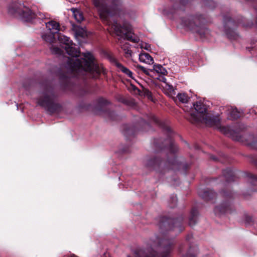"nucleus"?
I'll use <instances>...</instances> for the list:
<instances>
[{
	"instance_id": "obj_1",
	"label": "nucleus",
	"mask_w": 257,
	"mask_h": 257,
	"mask_svg": "<svg viewBox=\"0 0 257 257\" xmlns=\"http://www.w3.org/2000/svg\"><path fill=\"white\" fill-rule=\"evenodd\" d=\"M91 1L103 22L111 26L116 35L134 43H138L139 41V38L129 33L126 27L121 26L114 20L113 22L111 20V19L115 16L120 17L129 15L122 7L121 0H91Z\"/></svg>"
},
{
	"instance_id": "obj_2",
	"label": "nucleus",
	"mask_w": 257,
	"mask_h": 257,
	"mask_svg": "<svg viewBox=\"0 0 257 257\" xmlns=\"http://www.w3.org/2000/svg\"><path fill=\"white\" fill-rule=\"evenodd\" d=\"M58 39L66 53L71 57L67 58L65 65L69 72L80 75H85L87 72H94L97 71V66L94 63V57L90 53H84V58H77L80 51L69 37L58 33Z\"/></svg>"
},
{
	"instance_id": "obj_3",
	"label": "nucleus",
	"mask_w": 257,
	"mask_h": 257,
	"mask_svg": "<svg viewBox=\"0 0 257 257\" xmlns=\"http://www.w3.org/2000/svg\"><path fill=\"white\" fill-rule=\"evenodd\" d=\"M193 106L196 112L190 113L188 119L191 123L194 124L204 123L207 126L218 128L220 132L223 134L227 133V128L224 126H221L219 118L207 113L206 107L203 103L201 101H196L193 103Z\"/></svg>"
},
{
	"instance_id": "obj_4",
	"label": "nucleus",
	"mask_w": 257,
	"mask_h": 257,
	"mask_svg": "<svg viewBox=\"0 0 257 257\" xmlns=\"http://www.w3.org/2000/svg\"><path fill=\"white\" fill-rule=\"evenodd\" d=\"M165 142L169 143V145L165 147L169 152L167 160L164 162L161 159L155 158L148 160L147 164L148 167H163L164 169H172L174 170H178L181 168L182 164L180 161L177 160V158L175 155V153L178 149L176 145L172 140H167Z\"/></svg>"
},
{
	"instance_id": "obj_5",
	"label": "nucleus",
	"mask_w": 257,
	"mask_h": 257,
	"mask_svg": "<svg viewBox=\"0 0 257 257\" xmlns=\"http://www.w3.org/2000/svg\"><path fill=\"white\" fill-rule=\"evenodd\" d=\"M35 8V6H33L30 9L21 4L15 3L9 7L8 12L11 15L19 16L22 20L26 22H30L36 18L39 19L46 18L44 13L39 11H36Z\"/></svg>"
},
{
	"instance_id": "obj_6",
	"label": "nucleus",
	"mask_w": 257,
	"mask_h": 257,
	"mask_svg": "<svg viewBox=\"0 0 257 257\" xmlns=\"http://www.w3.org/2000/svg\"><path fill=\"white\" fill-rule=\"evenodd\" d=\"M38 104L51 113L59 111L61 105L56 102V95L51 87H47L40 94Z\"/></svg>"
},
{
	"instance_id": "obj_7",
	"label": "nucleus",
	"mask_w": 257,
	"mask_h": 257,
	"mask_svg": "<svg viewBox=\"0 0 257 257\" xmlns=\"http://www.w3.org/2000/svg\"><path fill=\"white\" fill-rule=\"evenodd\" d=\"M204 20L202 16H188L181 19V25L194 33L198 34L201 37L204 36L206 30L203 26Z\"/></svg>"
},
{
	"instance_id": "obj_8",
	"label": "nucleus",
	"mask_w": 257,
	"mask_h": 257,
	"mask_svg": "<svg viewBox=\"0 0 257 257\" xmlns=\"http://www.w3.org/2000/svg\"><path fill=\"white\" fill-rule=\"evenodd\" d=\"M220 195L224 201L219 206L215 207L214 210L215 213L216 214L230 213L233 210V206L231 203L233 193L231 192L221 191Z\"/></svg>"
},
{
	"instance_id": "obj_9",
	"label": "nucleus",
	"mask_w": 257,
	"mask_h": 257,
	"mask_svg": "<svg viewBox=\"0 0 257 257\" xmlns=\"http://www.w3.org/2000/svg\"><path fill=\"white\" fill-rule=\"evenodd\" d=\"M184 218L181 216L175 219H169L167 220H166L165 217H163L161 222H160V227L162 228L163 226H166L168 224L169 227L171 229H178L179 232H181L183 230V226L182 225V222Z\"/></svg>"
},
{
	"instance_id": "obj_10",
	"label": "nucleus",
	"mask_w": 257,
	"mask_h": 257,
	"mask_svg": "<svg viewBox=\"0 0 257 257\" xmlns=\"http://www.w3.org/2000/svg\"><path fill=\"white\" fill-rule=\"evenodd\" d=\"M189 0H180V5L178 6L177 5H174L173 6V10L171 12L173 14H178L180 12L184 11V6L188 3ZM204 1V5L206 6L213 9L215 7V3L212 0H203Z\"/></svg>"
},
{
	"instance_id": "obj_11",
	"label": "nucleus",
	"mask_w": 257,
	"mask_h": 257,
	"mask_svg": "<svg viewBox=\"0 0 257 257\" xmlns=\"http://www.w3.org/2000/svg\"><path fill=\"white\" fill-rule=\"evenodd\" d=\"M224 27L225 33L227 37L231 39H235L236 37V34H234L233 32L231 31L230 29H227V26L228 25L230 26L234 25V21H233L231 18H224Z\"/></svg>"
},
{
	"instance_id": "obj_12",
	"label": "nucleus",
	"mask_w": 257,
	"mask_h": 257,
	"mask_svg": "<svg viewBox=\"0 0 257 257\" xmlns=\"http://www.w3.org/2000/svg\"><path fill=\"white\" fill-rule=\"evenodd\" d=\"M150 121L152 122L157 124L161 127H162L169 135H171L172 131L171 128L168 125H167L164 122L161 121L154 115L151 116Z\"/></svg>"
},
{
	"instance_id": "obj_13",
	"label": "nucleus",
	"mask_w": 257,
	"mask_h": 257,
	"mask_svg": "<svg viewBox=\"0 0 257 257\" xmlns=\"http://www.w3.org/2000/svg\"><path fill=\"white\" fill-rule=\"evenodd\" d=\"M198 193L200 196L206 200H211L216 195L215 192L213 190L209 189L201 190Z\"/></svg>"
},
{
	"instance_id": "obj_14",
	"label": "nucleus",
	"mask_w": 257,
	"mask_h": 257,
	"mask_svg": "<svg viewBox=\"0 0 257 257\" xmlns=\"http://www.w3.org/2000/svg\"><path fill=\"white\" fill-rule=\"evenodd\" d=\"M46 26L48 30L53 34L58 33L59 31V24L55 21H50L46 23Z\"/></svg>"
},
{
	"instance_id": "obj_15",
	"label": "nucleus",
	"mask_w": 257,
	"mask_h": 257,
	"mask_svg": "<svg viewBox=\"0 0 257 257\" xmlns=\"http://www.w3.org/2000/svg\"><path fill=\"white\" fill-rule=\"evenodd\" d=\"M223 176L227 182H230L235 180V173L230 168H227L223 171Z\"/></svg>"
},
{
	"instance_id": "obj_16",
	"label": "nucleus",
	"mask_w": 257,
	"mask_h": 257,
	"mask_svg": "<svg viewBox=\"0 0 257 257\" xmlns=\"http://www.w3.org/2000/svg\"><path fill=\"white\" fill-rule=\"evenodd\" d=\"M139 60L141 62L148 64H152L154 63L153 58L146 53H141L139 55Z\"/></svg>"
},
{
	"instance_id": "obj_17",
	"label": "nucleus",
	"mask_w": 257,
	"mask_h": 257,
	"mask_svg": "<svg viewBox=\"0 0 257 257\" xmlns=\"http://www.w3.org/2000/svg\"><path fill=\"white\" fill-rule=\"evenodd\" d=\"M115 65L120 71L124 73L129 77L133 78V73L130 70H129L126 67L122 65L121 63L118 62L116 61H115Z\"/></svg>"
},
{
	"instance_id": "obj_18",
	"label": "nucleus",
	"mask_w": 257,
	"mask_h": 257,
	"mask_svg": "<svg viewBox=\"0 0 257 257\" xmlns=\"http://www.w3.org/2000/svg\"><path fill=\"white\" fill-rule=\"evenodd\" d=\"M198 212L197 209L193 208L191 211L190 216L189 218V225L190 226L194 225L197 220Z\"/></svg>"
},
{
	"instance_id": "obj_19",
	"label": "nucleus",
	"mask_w": 257,
	"mask_h": 257,
	"mask_svg": "<svg viewBox=\"0 0 257 257\" xmlns=\"http://www.w3.org/2000/svg\"><path fill=\"white\" fill-rule=\"evenodd\" d=\"M151 72H156L158 74L163 75H166L168 73L167 70L160 64H155L153 66V69H151Z\"/></svg>"
},
{
	"instance_id": "obj_20",
	"label": "nucleus",
	"mask_w": 257,
	"mask_h": 257,
	"mask_svg": "<svg viewBox=\"0 0 257 257\" xmlns=\"http://www.w3.org/2000/svg\"><path fill=\"white\" fill-rule=\"evenodd\" d=\"M71 10L73 13V16L75 19L78 22L81 23L84 20L83 14L79 10L74 8H72Z\"/></svg>"
},
{
	"instance_id": "obj_21",
	"label": "nucleus",
	"mask_w": 257,
	"mask_h": 257,
	"mask_svg": "<svg viewBox=\"0 0 257 257\" xmlns=\"http://www.w3.org/2000/svg\"><path fill=\"white\" fill-rule=\"evenodd\" d=\"M230 118L233 119H236L240 117L242 113L241 112L238 111L236 108L231 107L230 111Z\"/></svg>"
},
{
	"instance_id": "obj_22",
	"label": "nucleus",
	"mask_w": 257,
	"mask_h": 257,
	"mask_svg": "<svg viewBox=\"0 0 257 257\" xmlns=\"http://www.w3.org/2000/svg\"><path fill=\"white\" fill-rule=\"evenodd\" d=\"M121 49L124 51L125 57H130L132 56V51L130 49V45L127 42H125L120 45Z\"/></svg>"
},
{
	"instance_id": "obj_23",
	"label": "nucleus",
	"mask_w": 257,
	"mask_h": 257,
	"mask_svg": "<svg viewBox=\"0 0 257 257\" xmlns=\"http://www.w3.org/2000/svg\"><path fill=\"white\" fill-rule=\"evenodd\" d=\"M54 35L55 34H53L52 32L49 31V33H48L43 34L42 35V38L44 41L51 43L53 42L55 39Z\"/></svg>"
},
{
	"instance_id": "obj_24",
	"label": "nucleus",
	"mask_w": 257,
	"mask_h": 257,
	"mask_svg": "<svg viewBox=\"0 0 257 257\" xmlns=\"http://www.w3.org/2000/svg\"><path fill=\"white\" fill-rule=\"evenodd\" d=\"M177 97L179 101L184 103H187L189 99L188 96L185 93H178L177 95Z\"/></svg>"
},
{
	"instance_id": "obj_25",
	"label": "nucleus",
	"mask_w": 257,
	"mask_h": 257,
	"mask_svg": "<svg viewBox=\"0 0 257 257\" xmlns=\"http://www.w3.org/2000/svg\"><path fill=\"white\" fill-rule=\"evenodd\" d=\"M247 176L250 184L257 185V176L250 173L248 174Z\"/></svg>"
},
{
	"instance_id": "obj_26",
	"label": "nucleus",
	"mask_w": 257,
	"mask_h": 257,
	"mask_svg": "<svg viewBox=\"0 0 257 257\" xmlns=\"http://www.w3.org/2000/svg\"><path fill=\"white\" fill-rule=\"evenodd\" d=\"M75 33L77 36L81 37H84L86 35L85 31L83 29L80 28H77L76 30Z\"/></svg>"
},
{
	"instance_id": "obj_27",
	"label": "nucleus",
	"mask_w": 257,
	"mask_h": 257,
	"mask_svg": "<svg viewBox=\"0 0 257 257\" xmlns=\"http://www.w3.org/2000/svg\"><path fill=\"white\" fill-rule=\"evenodd\" d=\"M51 51L53 54L60 55L62 53V50L58 47L52 46L50 48Z\"/></svg>"
},
{
	"instance_id": "obj_28",
	"label": "nucleus",
	"mask_w": 257,
	"mask_h": 257,
	"mask_svg": "<svg viewBox=\"0 0 257 257\" xmlns=\"http://www.w3.org/2000/svg\"><path fill=\"white\" fill-rule=\"evenodd\" d=\"M144 95L148 97V98L150 99H152L153 98V95L152 93L148 89H144Z\"/></svg>"
},
{
	"instance_id": "obj_29",
	"label": "nucleus",
	"mask_w": 257,
	"mask_h": 257,
	"mask_svg": "<svg viewBox=\"0 0 257 257\" xmlns=\"http://www.w3.org/2000/svg\"><path fill=\"white\" fill-rule=\"evenodd\" d=\"M171 199L172 200V203L173 204L171 205V207H173L175 206V205H176V202L177 201L176 196L175 195H172L171 196Z\"/></svg>"
},
{
	"instance_id": "obj_30",
	"label": "nucleus",
	"mask_w": 257,
	"mask_h": 257,
	"mask_svg": "<svg viewBox=\"0 0 257 257\" xmlns=\"http://www.w3.org/2000/svg\"><path fill=\"white\" fill-rule=\"evenodd\" d=\"M245 223L247 224H250L251 222L252 221V218L250 216H246L245 217Z\"/></svg>"
},
{
	"instance_id": "obj_31",
	"label": "nucleus",
	"mask_w": 257,
	"mask_h": 257,
	"mask_svg": "<svg viewBox=\"0 0 257 257\" xmlns=\"http://www.w3.org/2000/svg\"><path fill=\"white\" fill-rule=\"evenodd\" d=\"M141 48L148 50L150 48V45L147 43L143 44L141 46Z\"/></svg>"
},
{
	"instance_id": "obj_32",
	"label": "nucleus",
	"mask_w": 257,
	"mask_h": 257,
	"mask_svg": "<svg viewBox=\"0 0 257 257\" xmlns=\"http://www.w3.org/2000/svg\"><path fill=\"white\" fill-rule=\"evenodd\" d=\"M138 67L143 71L144 72L145 74H149V72L144 67V66H139Z\"/></svg>"
},
{
	"instance_id": "obj_33",
	"label": "nucleus",
	"mask_w": 257,
	"mask_h": 257,
	"mask_svg": "<svg viewBox=\"0 0 257 257\" xmlns=\"http://www.w3.org/2000/svg\"><path fill=\"white\" fill-rule=\"evenodd\" d=\"M166 87L167 88V89L170 91L171 92L173 91V87L172 85H170L168 83H166Z\"/></svg>"
},
{
	"instance_id": "obj_34",
	"label": "nucleus",
	"mask_w": 257,
	"mask_h": 257,
	"mask_svg": "<svg viewBox=\"0 0 257 257\" xmlns=\"http://www.w3.org/2000/svg\"><path fill=\"white\" fill-rule=\"evenodd\" d=\"M159 80H160L161 81H162V82H163L165 83V84H166V83H167V82H166L167 79H166V78L165 77H164V76H160V78H159Z\"/></svg>"
},
{
	"instance_id": "obj_35",
	"label": "nucleus",
	"mask_w": 257,
	"mask_h": 257,
	"mask_svg": "<svg viewBox=\"0 0 257 257\" xmlns=\"http://www.w3.org/2000/svg\"><path fill=\"white\" fill-rule=\"evenodd\" d=\"M193 237V236L192 234H188L187 236H186V240L188 241H190V240Z\"/></svg>"
},
{
	"instance_id": "obj_36",
	"label": "nucleus",
	"mask_w": 257,
	"mask_h": 257,
	"mask_svg": "<svg viewBox=\"0 0 257 257\" xmlns=\"http://www.w3.org/2000/svg\"><path fill=\"white\" fill-rule=\"evenodd\" d=\"M238 25L239 24H242V25L244 27H249V26H251L253 25L252 23H251V24L250 25H245L244 24L242 23L241 22H238Z\"/></svg>"
},
{
	"instance_id": "obj_37",
	"label": "nucleus",
	"mask_w": 257,
	"mask_h": 257,
	"mask_svg": "<svg viewBox=\"0 0 257 257\" xmlns=\"http://www.w3.org/2000/svg\"><path fill=\"white\" fill-rule=\"evenodd\" d=\"M130 132L131 131L130 130L126 131L125 132V135H128L130 133Z\"/></svg>"
},
{
	"instance_id": "obj_38",
	"label": "nucleus",
	"mask_w": 257,
	"mask_h": 257,
	"mask_svg": "<svg viewBox=\"0 0 257 257\" xmlns=\"http://www.w3.org/2000/svg\"><path fill=\"white\" fill-rule=\"evenodd\" d=\"M188 254H187L186 255L183 256V257H195L193 255H190L189 256H188Z\"/></svg>"
},
{
	"instance_id": "obj_39",
	"label": "nucleus",
	"mask_w": 257,
	"mask_h": 257,
	"mask_svg": "<svg viewBox=\"0 0 257 257\" xmlns=\"http://www.w3.org/2000/svg\"><path fill=\"white\" fill-rule=\"evenodd\" d=\"M211 159H212L213 160H214V161L217 160V158H216V157H211Z\"/></svg>"
},
{
	"instance_id": "obj_40",
	"label": "nucleus",
	"mask_w": 257,
	"mask_h": 257,
	"mask_svg": "<svg viewBox=\"0 0 257 257\" xmlns=\"http://www.w3.org/2000/svg\"><path fill=\"white\" fill-rule=\"evenodd\" d=\"M253 143H249V142L247 143V145H248L249 146L253 145Z\"/></svg>"
},
{
	"instance_id": "obj_41",
	"label": "nucleus",
	"mask_w": 257,
	"mask_h": 257,
	"mask_svg": "<svg viewBox=\"0 0 257 257\" xmlns=\"http://www.w3.org/2000/svg\"><path fill=\"white\" fill-rule=\"evenodd\" d=\"M249 137L250 138V139H252L253 138V137L251 135H249Z\"/></svg>"
}]
</instances>
